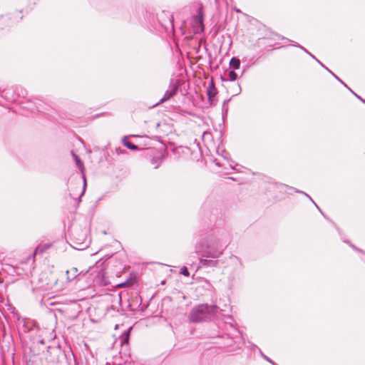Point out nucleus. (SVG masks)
Segmentation results:
<instances>
[{"instance_id":"1","label":"nucleus","mask_w":365,"mask_h":365,"mask_svg":"<svg viewBox=\"0 0 365 365\" xmlns=\"http://www.w3.org/2000/svg\"><path fill=\"white\" fill-rule=\"evenodd\" d=\"M229 242L228 239L219 237L212 230L200 235V239L195 245V252L202 257L200 259L201 266L215 267L218 264L219 258Z\"/></svg>"},{"instance_id":"2","label":"nucleus","mask_w":365,"mask_h":365,"mask_svg":"<svg viewBox=\"0 0 365 365\" xmlns=\"http://www.w3.org/2000/svg\"><path fill=\"white\" fill-rule=\"evenodd\" d=\"M219 307L215 304H200L195 306L188 314V319L192 323L207 322L215 317Z\"/></svg>"},{"instance_id":"3","label":"nucleus","mask_w":365,"mask_h":365,"mask_svg":"<svg viewBox=\"0 0 365 365\" xmlns=\"http://www.w3.org/2000/svg\"><path fill=\"white\" fill-rule=\"evenodd\" d=\"M46 361L56 365H76V359L71 349L66 351L59 346H48Z\"/></svg>"},{"instance_id":"4","label":"nucleus","mask_w":365,"mask_h":365,"mask_svg":"<svg viewBox=\"0 0 365 365\" xmlns=\"http://www.w3.org/2000/svg\"><path fill=\"white\" fill-rule=\"evenodd\" d=\"M48 346L45 344V341L42 339H34L31 344L28 347H25L24 350H27V357L33 356V354H44L45 349L48 350Z\"/></svg>"},{"instance_id":"5","label":"nucleus","mask_w":365,"mask_h":365,"mask_svg":"<svg viewBox=\"0 0 365 365\" xmlns=\"http://www.w3.org/2000/svg\"><path fill=\"white\" fill-rule=\"evenodd\" d=\"M179 86V84L177 82L174 83L173 80L172 79L168 89L165 92L163 96L157 103H155L154 106H157L160 104L167 102L173 97H174L178 93Z\"/></svg>"},{"instance_id":"6","label":"nucleus","mask_w":365,"mask_h":365,"mask_svg":"<svg viewBox=\"0 0 365 365\" xmlns=\"http://www.w3.org/2000/svg\"><path fill=\"white\" fill-rule=\"evenodd\" d=\"M24 358L26 361V365H46L48 362L46 359H45V354H33L27 357V350H24Z\"/></svg>"},{"instance_id":"7","label":"nucleus","mask_w":365,"mask_h":365,"mask_svg":"<svg viewBox=\"0 0 365 365\" xmlns=\"http://www.w3.org/2000/svg\"><path fill=\"white\" fill-rule=\"evenodd\" d=\"M193 24L197 29H200L201 31H204V11L202 5L197 9L196 14L193 16Z\"/></svg>"},{"instance_id":"8","label":"nucleus","mask_w":365,"mask_h":365,"mask_svg":"<svg viewBox=\"0 0 365 365\" xmlns=\"http://www.w3.org/2000/svg\"><path fill=\"white\" fill-rule=\"evenodd\" d=\"M72 154H73V159L75 160L76 166L78 167V168L81 170V172L82 173V178L83 180V190H82V192H81L80 196L78 198V201H81V198L84 195V192L86 189V176L84 174L85 167H84V164H83V161L81 160V159L80 158V157L73 153Z\"/></svg>"},{"instance_id":"9","label":"nucleus","mask_w":365,"mask_h":365,"mask_svg":"<svg viewBox=\"0 0 365 365\" xmlns=\"http://www.w3.org/2000/svg\"><path fill=\"white\" fill-rule=\"evenodd\" d=\"M316 61L325 70H327L329 73L331 74L332 76L335 79H336L339 82H340L344 87H346L356 98L360 100L362 103H365V99L362 98L360 96L356 94L354 91H353L338 76H336L334 72H332L329 68H327L324 63H322L319 59H317Z\"/></svg>"},{"instance_id":"10","label":"nucleus","mask_w":365,"mask_h":365,"mask_svg":"<svg viewBox=\"0 0 365 365\" xmlns=\"http://www.w3.org/2000/svg\"><path fill=\"white\" fill-rule=\"evenodd\" d=\"M14 93L15 89L13 88H6L5 89L0 90L1 97L4 98L8 102L16 101Z\"/></svg>"},{"instance_id":"11","label":"nucleus","mask_w":365,"mask_h":365,"mask_svg":"<svg viewBox=\"0 0 365 365\" xmlns=\"http://www.w3.org/2000/svg\"><path fill=\"white\" fill-rule=\"evenodd\" d=\"M222 81H235L238 78V74L235 70L227 69L224 71L223 76H221Z\"/></svg>"},{"instance_id":"12","label":"nucleus","mask_w":365,"mask_h":365,"mask_svg":"<svg viewBox=\"0 0 365 365\" xmlns=\"http://www.w3.org/2000/svg\"><path fill=\"white\" fill-rule=\"evenodd\" d=\"M217 95V90L211 82L207 88V99L210 106L215 104V96Z\"/></svg>"},{"instance_id":"13","label":"nucleus","mask_w":365,"mask_h":365,"mask_svg":"<svg viewBox=\"0 0 365 365\" xmlns=\"http://www.w3.org/2000/svg\"><path fill=\"white\" fill-rule=\"evenodd\" d=\"M132 327H130L127 330L124 331L120 336V345H128L129 343L130 334Z\"/></svg>"},{"instance_id":"14","label":"nucleus","mask_w":365,"mask_h":365,"mask_svg":"<svg viewBox=\"0 0 365 365\" xmlns=\"http://www.w3.org/2000/svg\"><path fill=\"white\" fill-rule=\"evenodd\" d=\"M123 145L130 150H138L139 148L137 145L133 144L128 140V136H123L122 138Z\"/></svg>"},{"instance_id":"15","label":"nucleus","mask_w":365,"mask_h":365,"mask_svg":"<svg viewBox=\"0 0 365 365\" xmlns=\"http://www.w3.org/2000/svg\"><path fill=\"white\" fill-rule=\"evenodd\" d=\"M96 282L101 286H107L110 282L106 277L104 272H100L96 276Z\"/></svg>"},{"instance_id":"16","label":"nucleus","mask_w":365,"mask_h":365,"mask_svg":"<svg viewBox=\"0 0 365 365\" xmlns=\"http://www.w3.org/2000/svg\"><path fill=\"white\" fill-rule=\"evenodd\" d=\"M240 64H241L240 60L237 57L233 56L230 60V63H229L230 68V69L235 70V71L237 70L240 68Z\"/></svg>"},{"instance_id":"17","label":"nucleus","mask_w":365,"mask_h":365,"mask_svg":"<svg viewBox=\"0 0 365 365\" xmlns=\"http://www.w3.org/2000/svg\"><path fill=\"white\" fill-rule=\"evenodd\" d=\"M50 247H51V244H49V243L39 245L38 246H37L36 247L34 254V255H37V254L41 255V254L44 253L47 250H48L50 248Z\"/></svg>"},{"instance_id":"18","label":"nucleus","mask_w":365,"mask_h":365,"mask_svg":"<svg viewBox=\"0 0 365 365\" xmlns=\"http://www.w3.org/2000/svg\"><path fill=\"white\" fill-rule=\"evenodd\" d=\"M67 279L71 282L78 275V269L73 267L71 270L66 271Z\"/></svg>"},{"instance_id":"19","label":"nucleus","mask_w":365,"mask_h":365,"mask_svg":"<svg viewBox=\"0 0 365 365\" xmlns=\"http://www.w3.org/2000/svg\"><path fill=\"white\" fill-rule=\"evenodd\" d=\"M232 96H235L239 95L242 92L241 86L239 83H236L233 85V86L231 88Z\"/></svg>"},{"instance_id":"20","label":"nucleus","mask_w":365,"mask_h":365,"mask_svg":"<svg viewBox=\"0 0 365 365\" xmlns=\"http://www.w3.org/2000/svg\"><path fill=\"white\" fill-rule=\"evenodd\" d=\"M293 46L294 47H297V48H299L300 49H302V51H304L307 54H308L309 56H311L313 59H314L315 61L317 59L315 56H314L312 53H310L307 48H305L304 47H303L302 46H301L300 44H299L298 43H296L295 44L293 45Z\"/></svg>"},{"instance_id":"21","label":"nucleus","mask_w":365,"mask_h":365,"mask_svg":"<svg viewBox=\"0 0 365 365\" xmlns=\"http://www.w3.org/2000/svg\"><path fill=\"white\" fill-rule=\"evenodd\" d=\"M15 93H17V96H22L24 98L27 94L26 91L23 89L22 88H20V87H16L15 88Z\"/></svg>"},{"instance_id":"22","label":"nucleus","mask_w":365,"mask_h":365,"mask_svg":"<svg viewBox=\"0 0 365 365\" xmlns=\"http://www.w3.org/2000/svg\"><path fill=\"white\" fill-rule=\"evenodd\" d=\"M259 352L261 355V356L265 359L267 361H268L269 363H270L272 365H277L273 360H272L270 358H269L267 356H266L262 351L260 349H259Z\"/></svg>"},{"instance_id":"23","label":"nucleus","mask_w":365,"mask_h":365,"mask_svg":"<svg viewBox=\"0 0 365 365\" xmlns=\"http://www.w3.org/2000/svg\"><path fill=\"white\" fill-rule=\"evenodd\" d=\"M230 101V99H227V100H225L224 102H223V105H222V115H224L225 114H227V113L228 111L227 103Z\"/></svg>"},{"instance_id":"24","label":"nucleus","mask_w":365,"mask_h":365,"mask_svg":"<svg viewBox=\"0 0 365 365\" xmlns=\"http://www.w3.org/2000/svg\"><path fill=\"white\" fill-rule=\"evenodd\" d=\"M290 190H294L295 192H298V193H302L304 194L306 197H307L313 203L314 205H315V204H317L314 200L313 199L308 195L307 194L306 192H303V191H301L297 188H294V187H290Z\"/></svg>"},{"instance_id":"25","label":"nucleus","mask_w":365,"mask_h":365,"mask_svg":"<svg viewBox=\"0 0 365 365\" xmlns=\"http://www.w3.org/2000/svg\"><path fill=\"white\" fill-rule=\"evenodd\" d=\"M180 273L181 274H182L183 276H185V277H189L190 276L189 270H188L187 267H185V266H183V267H181Z\"/></svg>"},{"instance_id":"26","label":"nucleus","mask_w":365,"mask_h":365,"mask_svg":"<svg viewBox=\"0 0 365 365\" xmlns=\"http://www.w3.org/2000/svg\"><path fill=\"white\" fill-rule=\"evenodd\" d=\"M161 159L153 158L151 160V163L155 166V168H158L160 163H161Z\"/></svg>"},{"instance_id":"27","label":"nucleus","mask_w":365,"mask_h":365,"mask_svg":"<svg viewBox=\"0 0 365 365\" xmlns=\"http://www.w3.org/2000/svg\"><path fill=\"white\" fill-rule=\"evenodd\" d=\"M23 9L21 10H17L13 14V18L17 19H22L23 16H19V14H21L23 12Z\"/></svg>"},{"instance_id":"28","label":"nucleus","mask_w":365,"mask_h":365,"mask_svg":"<svg viewBox=\"0 0 365 365\" xmlns=\"http://www.w3.org/2000/svg\"><path fill=\"white\" fill-rule=\"evenodd\" d=\"M130 279H128L125 282H123V283H120V284H119V286H120V287H127L128 284H130Z\"/></svg>"},{"instance_id":"29","label":"nucleus","mask_w":365,"mask_h":365,"mask_svg":"<svg viewBox=\"0 0 365 365\" xmlns=\"http://www.w3.org/2000/svg\"><path fill=\"white\" fill-rule=\"evenodd\" d=\"M350 246L355 250L358 251L359 252H361L364 255H365V251H364L363 250L361 249H359V248H357L356 246L353 245H351L350 244Z\"/></svg>"},{"instance_id":"30","label":"nucleus","mask_w":365,"mask_h":365,"mask_svg":"<svg viewBox=\"0 0 365 365\" xmlns=\"http://www.w3.org/2000/svg\"><path fill=\"white\" fill-rule=\"evenodd\" d=\"M350 246L355 250L358 251L359 252H361L364 255H365V251H364L363 250L361 249H359V248H357L356 246L353 245H351L350 244Z\"/></svg>"},{"instance_id":"31","label":"nucleus","mask_w":365,"mask_h":365,"mask_svg":"<svg viewBox=\"0 0 365 365\" xmlns=\"http://www.w3.org/2000/svg\"><path fill=\"white\" fill-rule=\"evenodd\" d=\"M350 246L355 250L358 251L359 252H361L364 255H365V251H364L363 250L361 249H359V248H357L356 246L353 245H351L350 244Z\"/></svg>"},{"instance_id":"32","label":"nucleus","mask_w":365,"mask_h":365,"mask_svg":"<svg viewBox=\"0 0 365 365\" xmlns=\"http://www.w3.org/2000/svg\"><path fill=\"white\" fill-rule=\"evenodd\" d=\"M315 206L317 207V208L319 210V211L320 212V213L324 216V218L329 220L331 221V220L322 212V210H321V208L317 205L315 204Z\"/></svg>"},{"instance_id":"33","label":"nucleus","mask_w":365,"mask_h":365,"mask_svg":"<svg viewBox=\"0 0 365 365\" xmlns=\"http://www.w3.org/2000/svg\"><path fill=\"white\" fill-rule=\"evenodd\" d=\"M217 153H218V155H220L223 156L224 158H225V156H224L223 154H227L225 149H222L221 150H220L219 148H217Z\"/></svg>"},{"instance_id":"34","label":"nucleus","mask_w":365,"mask_h":365,"mask_svg":"<svg viewBox=\"0 0 365 365\" xmlns=\"http://www.w3.org/2000/svg\"><path fill=\"white\" fill-rule=\"evenodd\" d=\"M169 21H170V23L172 26V27H173V21H174V19H173V16H170V19H169Z\"/></svg>"},{"instance_id":"35","label":"nucleus","mask_w":365,"mask_h":365,"mask_svg":"<svg viewBox=\"0 0 365 365\" xmlns=\"http://www.w3.org/2000/svg\"><path fill=\"white\" fill-rule=\"evenodd\" d=\"M215 165H216L217 166H218V167H220V166H221V165H220V163L217 162L216 160H215Z\"/></svg>"},{"instance_id":"36","label":"nucleus","mask_w":365,"mask_h":365,"mask_svg":"<svg viewBox=\"0 0 365 365\" xmlns=\"http://www.w3.org/2000/svg\"><path fill=\"white\" fill-rule=\"evenodd\" d=\"M120 150H121V148H116V152H117L118 153H119V152H120Z\"/></svg>"},{"instance_id":"37","label":"nucleus","mask_w":365,"mask_h":365,"mask_svg":"<svg viewBox=\"0 0 365 365\" xmlns=\"http://www.w3.org/2000/svg\"><path fill=\"white\" fill-rule=\"evenodd\" d=\"M283 39H286V40H287L288 41H291V40H290V39H288V38H283Z\"/></svg>"},{"instance_id":"38","label":"nucleus","mask_w":365,"mask_h":365,"mask_svg":"<svg viewBox=\"0 0 365 365\" xmlns=\"http://www.w3.org/2000/svg\"><path fill=\"white\" fill-rule=\"evenodd\" d=\"M244 73H245V70H243V71H242V76L244 74Z\"/></svg>"},{"instance_id":"39","label":"nucleus","mask_w":365,"mask_h":365,"mask_svg":"<svg viewBox=\"0 0 365 365\" xmlns=\"http://www.w3.org/2000/svg\"><path fill=\"white\" fill-rule=\"evenodd\" d=\"M285 187H287L289 189H290L291 187L287 186V185H285Z\"/></svg>"},{"instance_id":"40","label":"nucleus","mask_w":365,"mask_h":365,"mask_svg":"<svg viewBox=\"0 0 365 365\" xmlns=\"http://www.w3.org/2000/svg\"><path fill=\"white\" fill-rule=\"evenodd\" d=\"M186 299V296H185V295H184V296H183V299Z\"/></svg>"},{"instance_id":"41","label":"nucleus","mask_w":365,"mask_h":365,"mask_svg":"<svg viewBox=\"0 0 365 365\" xmlns=\"http://www.w3.org/2000/svg\"><path fill=\"white\" fill-rule=\"evenodd\" d=\"M236 11L240 12V9H236Z\"/></svg>"}]
</instances>
